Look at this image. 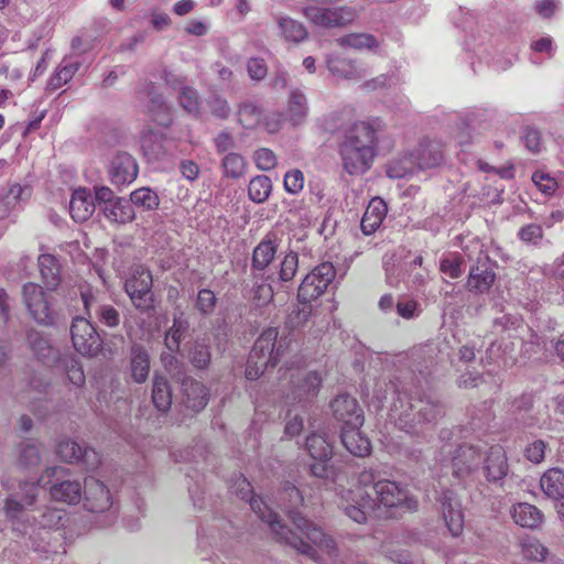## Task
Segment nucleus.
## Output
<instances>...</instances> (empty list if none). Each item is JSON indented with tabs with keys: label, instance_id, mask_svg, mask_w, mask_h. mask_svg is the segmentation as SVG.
Instances as JSON below:
<instances>
[{
	"label": "nucleus",
	"instance_id": "f257e3e1",
	"mask_svg": "<svg viewBox=\"0 0 564 564\" xmlns=\"http://www.w3.org/2000/svg\"><path fill=\"white\" fill-rule=\"evenodd\" d=\"M281 507L288 512L299 533L293 532L279 520V517L261 498H251L250 508L258 517L267 522L280 541L285 542L299 553L317 561L318 551L332 556L336 553L335 540L325 533L323 529L302 517L297 511L303 502L300 490L288 485L282 492Z\"/></svg>",
	"mask_w": 564,
	"mask_h": 564
},
{
	"label": "nucleus",
	"instance_id": "f03ea898",
	"mask_svg": "<svg viewBox=\"0 0 564 564\" xmlns=\"http://www.w3.org/2000/svg\"><path fill=\"white\" fill-rule=\"evenodd\" d=\"M377 141L376 129L370 123H355L339 145L344 170L350 175L367 172L375 158Z\"/></svg>",
	"mask_w": 564,
	"mask_h": 564
},
{
	"label": "nucleus",
	"instance_id": "7ed1b4c3",
	"mask_svg": "<svg viewBox=\"0 0 564 564\" xmlns=\"http://www.w3.org/2000/svg\"><path fill=\"white\" fill-rule=\"evenodd\" d=\"M443 414V405L430 398L412 402L405 393H398L393 401L390 417L399 429L408 433L416 432V425L436 421Z\"/></svg>",
	"mask_w": 564,
	"mask_h": 564
},
{
	"label": "nucleus",
	"instance_id": "20e7f679",
	"mask_svg": "<svg viewBox=\"0 0 564 564\" xmlns=\"http://www.w3.org/2000/svg\"><path fill=\"white\" fill-rule=\"evenodd\" d=\"M276 338L278 328L275 327L264 329L258 337L247 361V379L257 380L268 367H274L278 364L281 345L275 347Z\"/></svg>",
	"mask_w": 564,
	"mask_h": 564
},
{
	"label": "nucleus",
	"instance_id": "39448f33",
	"mask_svg": "<svg viewBox=\"0 0 564 564\" xmlns=\"http://www.w3.org/2000/svg\"><path fill=\"white\" fill-rule=\"evenodd\" d=\"M20 489L21 500L19 494L9 496L6 499L2 512L14 532L26 535L34 531V525L30 523L24 507L35 502L37 485L35 482H21Z\"/></svg>",
	"mask_w": 564,
	"mask_h": 564
},
{
	"label": "nucleus",
	"instance_id": "423d86ee",
	"mask_svg": "<svg viewBox=\"0 0 564 564\" xmlns=\"http://www.w3.org/2000/svg\"><path fill=\"white\" fill-rule=\"evenodd\" d=\"M464 250L468 259L476 260V264L469 270L468 289L476 293L488 292L495 282L496 273L492 262L482 250V243L473 240L471 246H466Z\"/></svg>",
	"mask_w": 564,
	"mask_h": 564
},
{
	"label": "nucleus",
	"instance_id": "0eeeda50",
	"mask_svg": "<svg viewBox=\"0 0 564 564\" xmlns=\"http://www.w3.org/2000/svg\"><path fill=\"white\" fill-rule=\"evenodd\" d=\"M67 474L68 470L63 467H48L39 479V484L46 486L45 478H54L55 484L50 488L52 499L67 505H77L83 499V487L76 479H65Z\"/></svg>",
	"mask_w": 564,
	"mask_h": 564
},
{
	"label": "nucleus",
	"instance_id": "6e6552de",
	"mask_svg": "<svg viewBox=\"0 0 564 564\" xmlns=\"http://www.w3.org/2000/svg\"><path fill=\"white\" fill-rule=\"evenodd\" d=\"M338 503L344 513L357 523H366L377 507L375 498L362 488L343 490Z\"/></svg>",
	"mask_w": 564,
	"mask_h": 564
},
{
	"label": "nucleus",
	"instance_id": "1a4fd4ad",
	"mask_svg": "<svg viewBox=\"0 0 564 564\" xmlns=\"http://www.w3.org/2000/svg\"><path fill=\"white\" fill-rule=\"evenodd\" d=\"M22 300L30 316L39 324L52 325L54 312L47 294L36 283L29 282L22 286Z\"/></svg>",
	"mask_w": 564,
	"mask_h": 564
},
{
	"label": "nucleus",
	"instance_id": "9d476101",
	"mask_svg": "<svg viewBox=\"0 0 564 564\" xmlns=\"http://www.w3.org/2000/svg\"><path fill=\"white\" fill-rule=\"evenodd\" d=\"M336 271L330 262L315 267L302 281L297 297L302 303H310L319 297L335 279Z\"/></svg>",
	"mask_w": 564,
	"mask_h": 564
},
{
	"label": "nucleus",
	"instance_id": "9b49d317",
	"mask_svg": "<svg viewBox=\"0 0 564 564\" xmlns=\"http://www.w3.org/2000/svg\"><path fill=\"white\" fill-rule=\"evenodd\" d=\"M448 447L449 445H445L442 453L452 455V470L456 478L465 479L478 469L482 460V454L478 446L459 445L454 452Z\"/></svg>",
	"mask_w": 564,
	"mask_h": 564
},
{
	"label": "nucleus",
	"instance_id": "f8f14e48",
	"mask_svg": "<svg viewBox=\"0 0 564 564\" xmlns=\"http://www.w3.org/2000/svg\"><path fill=\"white\" fill-rule=\"evenodd\" d=\"M74 348L83 356H96L101 348V339L93 324L85 317H75L70 326Z\"/></svg>",
	"mask_w": 564,
	"mask_h": 564
},
{
	"label": "nucleus",
	"instance_id": "ddd939ff",
	"mask_svg": "<svg viewBox=\"0 0 564 564\" xmlns=\"http://www.w3.org/2000/svg\"><path fill=\"white\" fill-rule=\"evenodd\" d=\"M291 390L286 400L291 403H305L318 393L322 379L315 371L296 370L290 376Z\"/></svg>",
	"mask_w": 564,
	"mask_h": 564
},
{
	"label": "nucleus",
	"instance_id": "4468645a",
	"mask_svg": "<svg viewBox=\"0 0 564 564\" xmlns=\"http://www.w3.org/2000/svg\"><path fill=\"white\" fill-rule=\"evenodd\" d=\"M304 15L315 25L333 28L350 23L355 19V10L349 7L321 8L308 6L304 9Z\"/></svg>",
	"mask_w": 564,
	"mask_h": 564
},
{
	"label": "nucleus",
	"instance_id": "2eb2a0df",
	"mask_svg": "<svg viewBox=\"0 0 564 564\" xmlns=\"http://www.w3.org/2000/svg\"><path fill=\"white\" fill-rule=\"evenodd\" d=\"M57 455L62 460L69 464H83L87 469H95L100 464L99 454L90 447H82L72 440H63L58 443Z\"/></svg>",
	"mask_w": 564,
	"mask_h": 564
},
{
	"label": "nucleus",
	"instance_id": "dca6fc26",
	"mask_svg": "<svg viewBox=\"0 0 564 564\" xmlns=\"http://www.w3.org/2000/svg\"><path fill=\"white\" fill-rule=\"evenodd\" d=\"M83 497L84 506L90 512H105L110 510L112 506L109 489L102 481L93 476L85 478Z\"/></svg>",
	"mask_w": 564,
	"mask_h": 564
},
{
	"label": "nucleus",
	"instance_id": "f3484780",
	"mask_svg": "<svg viewBox=\"0 0 564 564\" xmlns=\"http://www.w3.org/2000/svg\"><path fill=\"white\" fill-rule=\"evenodd\" d=\"M444 522L453 536L464 530V512L460 500L453 490H445L440 499Z\"/></svg>",
	"mask_w": 564,
	"mask_h": 564
},
{
	"label": "nucleus",
	"instance_id": "a211bd4d",
	"mask_svg": "<svg viewBox=\"0 0 564 564\" xmlns=\"http://www.w3.org/2000/svg\"><path fill=\"white\" fill-rule=\"evenodd\" d=\"M334 416L343 426L361 427L364 424L362 410L357 400L348 394H340L330 403Z\"/></svg>",
	"mask_w": 564,
	"mask_h": 564
},
{
	"label": "nucleus",
	"instance_id": "6ab92c4d",
	"mask_svg": "<svg viewBox=\"0 0 564 564\" xmlns=\"http://www.w3.org/2000/svg\"><path fill=\"white\" fill-rule=\"evenodd\" d=\"M562 220L563 214L561 212H553L547 218H544L541 224L531 223L521 226L517 232V237L527 246L540 248L545 242H549V240L544 238L543 228H551L554 223Z\"/></svg>",
	"mask_w": 564,
	"mask_h": 564
},
{
	"label": "nucleus",
	"instance_id": "aec40b11",
	"mask_svg": "<svg viewBox=\"0 0 564 564\" xmlns=\"http://www.w3.org/2000/svg\"><path fill=\"white\" fill-rule=\"evenodd\" d=\"M481 462L484 475L489 482H500L508 475V458L502 446H491Z\"/></svg>",
	"mask_w": 564,
	"mask_h": 564
},
{
	"label": "nucleus",
	"instance_id": "412c9836",
	"mask_svg": "<svg viewBox=\"0 0 564 564\" xmlns=\"http://www.w3.org/2000/svg\"><path fill=\"white\" fill-rule=\"evenodd\" d=\"M82 300L84 307L89 317H93L91 311L98 321L108 327H116L120 323L119 312L109 304H98L97 296L90 289L82 291Z\"/></svg>",
	"mask_w": 564,
	"mask_h": 564
},
{
	"label": "nucleus",
	"instance_id": "4be33fe9",
	"mask_svg": "<svg viewBox=\"0 0 564 564\" xmlns=\"http://www.w3.org/2000/svg\"><path fill=\"white\" fill-rule=\"evenodd\" d=\"M138 172L135 160L129 153L122 152L112 159L109 174L113 184L124 185L133 182Z\"/></svg>",
	"mask_w": 564,
	"mask_h": 564
},
{
	"label": "nucleus",
	"instance_id": "5701e85b",
	"mask_svg": "<svg viewBox=\"0 0 564 564\" xmlns=\"http://www.w3.org/2000/svg\"><path fill=\"white\" fill-rule=\"evenodd\" d=\"M414 154L421 171L434 169L444 161V144L436 140H423Z\"/></svg>",
	"mask_w": 564,
	"mask_h": 564
},
{
	"label": "nucleus",
	"instance_id": "b1692460",
	"mask_svg": "<svg viewBox=\"0 0 564 564\" xmlns=\"http://www.w3.org/2000/svg\"><path fill=\"white\" fill-rule=\"evenodd\" d=\"M377 506L382 505L388 508L397 507L406 499L405 490L395 481L388 479L378 480L375 484Z\"/></svg>",
	"mask_w": 564,
	"mask_h": 564
},
{
	"label": "nucleus",
	"instance_id": "393cba45",
	"mask_svg": "<svg viewBox=\"0 0 564 564\" xmlns=\"http://www.w3.org/2000/svg\"><path fill=\"white\" fill-rule=\"evenodd\" d=\"M340 440L345 448L355 456L364 457L370 454V441L360 432V427L341 426Z\"/></svg>",
	"mask_w": 564,
	"mask_h": 564
},
{
	"label": "nucleus",
	"instance_id": "a878e982",
	"mask_svg": "<svg viewBox=\"0 0 564 564\" xmlns=\"http://www.w3.org/2000/svg\"><path fill=\"white\" fill-rule=\"evenodd\" d=\"M95 212V200L86 188L75 189L69 203V213L76 223L87 220Z\"/></svg>",
	"mask_w": 564,
	"mask_h": 564
},
{
	"label": "nucleus",
	"instance_id": "bb28decb",
	"mask_svg": "<svg viewBox=\"0 0 564 564\" xmlns=\"http://www.w3.org/2000/svg\"><path fill=\"white\" fill-rule=\"evenodd\" d=\"M129 369L134 382L147 381L150 372V356L148 350L139 344H134L130 349Z\"/></svg>",
	"mask_w": 564,
	"mask_h": 564
},
{
	"label": "nucleus",
	"instance_id": "cd10ccee",
	"mask_svg": "<svg viewBox=\"0 0 564 564\" xmlns=\"http://www.w3.org/2000/svg\"><path fill=\"white\" fill-rule=\"evenodd\" d=\"M184 393V403L188 409L195 412L203 410L208 401V392L206 387L192 378H185L182 381Z\"/></svg>",
	"mask_w": 564,
	"mask_h": 564
},
{
	"label": "nucleus",
	"instance_id": "c85d7f7f",
	"mask_svg": "<svg viewBox=\"0 0 564 564\" xmlns=\"http://www.w3.org/2000/svg\"><path fill=\"white\" fill-rule=\"evenodd\" d=\"M307 113L308 104L305 94L297 88L292 89L288 98L285 120L292 126H299L305 121Z\"/></svg>",
	"mask_w": 564,
	"mask_h": 564
},
{
	"label": "nucleus",
	"instance_id": "c756f323",
	"mask_svg": "<svg viewBox=\"0 0 564 564\" xmlns=\"http://www.w3.org/2000/svg\"><path fill=\"white\" fill-rule=\"evenodd\" d=\"M279 243L274 234H268L254 248L252 254V268L264 270L274 259Z\"/></svg>",
	"mask_w": 564,
	"mask_h": 564
},
{
	"label": "nucleus",
	"instance_id": "7c9ffc66",
	"mask_svg": "<svg viewBox=\"0 0 564 564\" xmlns=\"http://www.w3.org/2000/svg\"><path fill=\"white\" fill-rule=\"evenodd\" d=\"M540 487L547 498L555 501L564 499V470L547 469L540 479Z\"/></svg>",
	"mask_w": 564,
	"mask_h": 564
},
{
	"label": "nucleus",
	"instance_id": "2f4dec72",
	"mask_svg": "<svg viewBox=\"0 0 564 564\" xmlns=\"http://www.w3.org/2000/svg\"><path fill=\"white\" fill-rule=\"evenodd\" d=\"M511 517L518 525L529 529L538 528L543 521V513L535 506L527 502L514 505Z\"/></svg>",
	"mask_w": 564,
	"mask_h": 564
},
{
	"label": "nucleus",
	"instance_id": "473e14b6",
	"mask_svg": "<svg viewBox=\"0 0 564 564\" xmlns=\"http://www.w3.org/2000/svg\"><path fill=\"white\" fill-rule=\"evenodd\" d=\"M386 213L387 206L384 202L380 198L372 199L361 218L360 227L362 232L365 235L375 232L384 219Z\"/></svg>",
	"mask_w": 564,
	"mask_h": 564
},
{
	"label": "nucleus",
	"instance_id": "72a5a7b5",
	"mask_svg": "<svg viewBox=\"0 0 564 564\" xmlns=\"http://www.w3.org/2000/svg\"><path fill=\"white\" fill-rule=\"evenodd\" d=\"M104 214L108 220L118 224L131 223L135 218L134 208L130 200L121 197L116 198L108 205H105Z\"/></svg>",
	"mask_w": 564,
	"mask_h": 564
},
{
	"label": "nucleus",
	"instance_id": "f704fd0d",
	"mask_svg": "<svg viewBox=\"0 0 564 564\" xmlns=\"http://www.w3.org/2000/svg\"><path fill=\"white\" fill-rule=\"evenodd\" d=\"M327 66L334 75L341 78L356 80L366 76V70L350 59L329 57Z\"/></svg>",
	"mask_w": 564,
	"mask_h": 564
},
{
	"label": "nucleus",
	"instance_id": "c9c22d12",
	"mask_svg": "<svg viewBox=\"0 0 564 564\" xmlns=\"http://www.w3.org/2000/svg\"><path fill=\"white\" fill-rule=\"evenodd\" d=\"M417 171L421 170L419 169L414 152L392 160L387 166V175L390 178H404Z\"/></svg>",
	"mask_w": 564,
	"mask_h": 564
},
{
	"label": "nucleus",
	"instance_id": "e433bc0d",
	"mask_svg": "<svg viewBox=\"0 0 564 564\" xmlns=\"http://www.w3.org/2000/svg\"><path fill=\"white\" fill-rule=\"evenodd\" d=\"M28 339L33 352L42 362L50 365L57 360L58 351L46 337L37 332H31Z\"/></svg>",
	"mask_w": 564,
	"mask_h": 564
},
{
	"label": "nucleus",
	"instance_id": "4c0bfd02",
	"mask_svg": "<svg viewBox=\"0 0 564 564\" xmlns=\"http://www.w3.org/2000/svg\"><path fill=\"white\" fill-rule=\"evenodd\" d=\"M306 449L315 460H329L333 456V445L325 434L312 433L308 435Z\"/></svg>",
	"mask_w": 564,
	"mask_h": 564
},
{
	"label": "nucleus",
	"instance_id": "58836bf2",
	"mask_svg": "<svg viewBox=\"0 0 564 564\" xmlns=\"http://www.w3.org/2000/svg\"><path fill=\"white\" fill-rule=\"evenodd\" d=\"M39 268L42 280L48 290H55L59 282V265L52 254H41L39 257Z\"/></svg>",
	"mask_w": 564,
	"mask_h": 564
},
{
	"label": "nucleus",
	"instance_id": "ea45409f",
	"mask_svg": "<svg viewBox=\"0 0 564 564\" xmlns=\"http://www.w3.org/2000/svg\"><path fill=\"white\" fill-rule=\"evenodd\" d=\"M276 22L280 29V33L289 42L300 43L304 41L308 35L306 28L294 19L289 17H279Z\"/></svg>",
	"mask_w": 564,
	"mask_h": 564
},
{
	"label": "nucleus",
	"instance_id": "a19ab883",
	"mask_svg": "<svg viewBox=\"0 0 564 564\" xmlns=\"http://www.w3.org/2000/svg\"><path fill=\"white\" fill-rule=\"evenodd\" d=\"M152 401L161 412H166L172 404V391L167 380L162 376H155L153 380Z\"/></svg>",
	"mask_w": 564,
	"mask_h": 564
},
{
	"label": "nucleus",
	"instance_id": "79ce46f5",
	"mask_svg": "<svg viewBox=\"0 0 564 564\" xmlns=\"http://www.w3.org/2000/svg\"><path fill=\"white\" fill-rule=\"evenodd\" d=\"M141 147L144 155L150 160H158L165 152V138L162 133L149 131L141 138Z\"/></svg>",
	"mask_w": 564,
	"mask_h": 564
},
{
	"label": "nucleus",
	"instance_id": "37998d69",
	"mask_svg": "<svg viewBox=\"0 0 564 564\" xmlns=\"http://www.w3.org/2000/svg\"><path fill=\"white\" fill-rule=\"evenodd\" d=\"M221 167L225 177L238 180L246 173L247 161L236 152H229L221 159Z\"/></svg>",
	"mask_w": 564,
	"mask_h": 564
},
{
	"label": "nucleus",
	"instance_id": "c03bdc74",
	"mask_svg": "<svg viewBox=\"0 0 564 564\" xmlns=\"http://www.w3.org/2000/svg\"><path fill=\"white\" fill-rule=\"evenodd\" d=\"M80 63L73 58H65L56 69V73L50 79V87L58 89L67 84L78 72Z\"/></svg>",
	"mask_w": 564,
	"mask_h": 564
},
{
	"label": "nucleus",
	"instance_id": "a18cd8bd",
	"mask_svg": "<svg viewBox=\"0 0 564 564\" xmlns=\"http://www.w3.org/2000/svg\"><path fill=\"white\" fill-rule=\"evenodd\" d=\"M130 203L143 210H155L160 205L158 194L149 187H141L130 194Z\"/></svg>",
	"mask_w": 564,
	"mask_h": 564
},
{
	"label": "nucleus",
	"instance_id": "49530a36",
	"mask_svg": "<svg viewBox=\"0 0 564 564\" xmlns=\"http://www.w3.org/2000/svg\"><path fill=\"white\" fill-rule=\"evenodd\" d=\"M272 189L270 177L265 175H257L251 178L248 186V194L252 202L260 204L268 199Z\"/></svg>",
	"mask_w": 564,
	"mask_h": 564
},
{
	"label": "nucleus",
	"instance_id": "de8ad7c7",
	"mask_svg": "<svg viewBox=\"0 0 564 564\" xmlns=\"http://www.w3.org/2000/svg\"><path fill=\"white\" fill-rule=\"evenodd\" d=\"M188 327V322L182 315L174 317L173 325L165 335V346L170 351L178 350L181 339L187 333Z\"/></svg>",
	"mask_w": 564,
	"mask_h": 564
},
{
	"label": "nucleus",
	"instance_id": "09e8293b",
	"mask_svg": "<svg viewBox=\"0 0 564 564\" xmlns=\"http://www.w3.org/2000/svg\"><path fill=\"white\" fill-rule=\"evenodd\" d=\"M262 119L260 108L252 101H245L238 109V121L246 129H254Z\"/></svg>",
	"mask_w": 564,
	"mask_h": 564
},
{
	"label": "nucleus",
	"instance_id": "8fccbe9b",
	"mask_svg": "<svg viewBox=\"0 0 564 564\" xmlns=\"http://www.w3.org/2000/svg\"><path fill=\"white\" fill-rule=\"evenodd\" d=\"M337 43L343 47H351L355 50H370L378 46L376 37L367 33L347 34L338 37Z\"/></svg>",
	"mask_w": 564,
	"mask_h": 564
},
{
	"label": "nucleus",
	"instance_id": "3c124183",
	"mask_svg": "<svg viewBox=\"0 0 564 564\" xmlns=\"http://www.w3.org/2000/svg\"><path fill=\"white\" fill-rule=\"evenodd\" d=\"M124 291L137 310L148 312L153 307L152 290L134 289L133 284L124 283Z\"/></svg>",
	"mask_w": 564,
	"mask_h": 564
},
{
	"label": "nucleus",
	"instance_id": "603ef678",
	"mask_svg": "<svg viewBox=\"0 0 564 564\" xmlns=\"http://www.w3.org/2000/svg\"><path fill=\"white\" fill-rule=\"evenodd\" d=\"M41 462V454L39 447L33 443H26L23 444L19 458H18V465L19 467L31 470L39 466Z\"/></svg>",
	"mask_w": 564,
	"mask_h": 564
},
{
	"label": "nucleus",
	"instance_id": "864d4df0",
	"mask_svg": "<svg viewBox=\"0 0 564 564\" xmlns=\"http://www.w3.org/2000/svg\"><path fill=\"white\" fill-rule=\"evenodd\" d=\"M440 270L451 279H457L463 274V259L457 253L444 257L440 263Z\"/></svg>",
	"mask_w": 564,
	"mask_h": 564
},
{
	"label": "nucleus",
	"instance_id": "5fc2aeb1",
	"mask_svg": "<svg viewBox=\"0 0 564 564\" xmlns=\"http://www.w3.org/2000/svg\"><path fill=\"white\" fill-rule=\"evenodd\" d=\"M63 366L67 376V379L75 387H82L85 383V373L82 365L78 360L73 357H66L63 359Z\"/></svg>",
	"mask_w": 564,
	"mask_h": 564
},
{
	"label": "nucleus",
	"instance_id": "6e6d98bb",
	"mask_svg": "<svg viewBox=\"0 0 564 564\" xmlns=\"http://www.w3.org/2000/svg\"><path fill=\"white\" fill-rule=\"evenodd\" d=\"M304 305L300 308L293 310L291 313H289L286 321H285V327L290 330H296L300 329L305 325V323L308 321V317L311 316L312 308L307 303H303Z\"/></svg>",
	"mask_w": 564,
	"mask_h": 564
},
{
	"label": "nucleus",
	"instance_id": "4d7b16f0",
	"mask_svg": "<svg viewBox=\"0 0 564 564\" xmlns=\"http://www.w3.org/2000/svg\"><path fill=\"white\" fill-rule=\"evenodd\" d=\"M178 99L180 105L186 112L191 115H197L199 112V98L195 89L187 86L182 87Z\"/></svg>",
	"mask_w": 564,
	"mask_h": 564
},
{
	"label": "nucleus",
	"instance_id": "13d9d810",
	"mask_svg": "<svg viewBox=\"0 0 564 564\" xmlns=\"http://www.w3.org/2000/svg\"><path fill=\"white\" fill-rule=\"evenodd\" d=\"M299 268V256L294 251L288 252L280 263V280L283 282L291 281Z\"/></svg>",
	"mask_w": 564,
	"mask_h": 564
},
{
	"label": "nucleus",
	"instance_id": "bf43d9fd",
	"mask_svg": "<svg viewBox=\"0 0 564 564\" xmlns=\"http://www.w3.org/2000/svg\"><path fill=\"white\" fill-rule=\"evenodd\" d=\"M253 162L261 171H270L278 164V158L274 152L268 148H261L254 151Z\"/></svg>",
	"mask_w": 564,
	"mask_h": 564
},
{
	"label": "nucleus",
	"instance_id": "052dcab7",
	"mask_svg": "<svg viewBox=\"0 0 564 564\" xmlns=\"http://www.w3.org/2000/svg\"><path fill=\"white\" fill-rule=\"evenodd\" d=\"M126 283L133 284L134 289L152 290V274L148 269L142 265H138L133 269L131 276L126 281Z\"/></svg>",
	"mask_w": 564,
	"mask_h": 564
},
{
	"label": "nucleus",
	"instance_id": "680f3d73",
	"mask_svg": "<svg viewBox=\"0 0 564 564\" xmlns=\"http://www.w3.org/2000/svg\"><path fill=\"white\" fill-rule=\"evenodd\" d=\"M522 554L528 560L542 562L546 558L547 549L538 540H529L522 544Z\"/></svg>",
	"mask_w": 564,
	"mask_h": 564
},
{
	"label": "nucleus",
	"instance_id": "e2e57ef3",
	"mask_svg": "<svg viewBox=\"0 0 564 564\" xmlns=\"http://www.w3.org/2000/svg\"><path fill=\"white\" fill-rule=\"evenodd\" d=\"M64 516V510L47 507L40 516L39 525L44 529L56 528L62 524Z\"/></svg>",
	"mask_w": 564,
	"mask_h": 564
},
{
	"label": "nucleus",
	"instance_id": "0e129e2a",
	"mask_svg": "<svg viewBox=\"0 0 564 564\" xmlns=\"http://www.w3.org/2000/svg\"><path fill=\"white\" fill-rule=\"evenodd\" d=\"M284 188L290 194H299L304 187V175L297 169L290 170L285 173L283 180Z\"/></svg>",
	"mask_w": 564,
	"mask_h": 564
},
{
	"label": "nucleus",
	"instance_id": "69168bd1",
	"mask_svg": "<svg viewBox=\"0 0 564 564\" xmlns=\"http://www.w3.org/2000/svg\"><path fill=\"white\" fill-rule=\"evenodd\" d=\"M192 364L199 369H204L210 361V351L208 345L196 341L191 352Z\"/></svg>",
	"mask_w": 564,
	"mask_h": 564
},
{
	"label": "nucleus",
	"instance_id": "338daca9",
	"mask_svg": "<svg viewBox=\"0 0 564 564\" xmlns=\"http://www.w3.org/2000/svg\"><path fill=\"white\" fill-rule=\"evenodd\" d=\"M217 297L213 291L208 289L199 290L197 294L196 307L202 314H210L216 305Z\"/></svg>",
	"mask_w": 564,
	"mask_h": 564
},
{
	"label": "nucleus",
	"instance_id": "774afa93",
	"mask_svg": "<svg viewBox=\"0 0 564 564\" xmlns=\"http://www.w3.org/2000/svg\"><path fill=\"white\" fill-rule=\"evenodd\" d=\"M328 460H316L311 465V474L317 478L329 480L332 482L337 481V474L335 468L327 463Z\"/></svg>",
	"mask_w": 564,
	"mask_h": 564
}]
</instances>
